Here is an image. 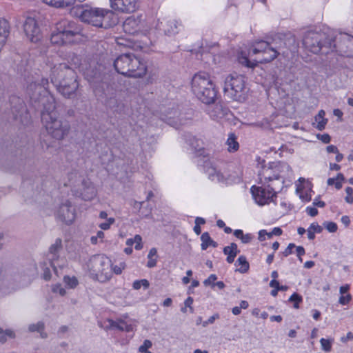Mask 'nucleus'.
<instances>
[{
    "instance_id": "nucleus-1",
    "label": "nucleus",
    "mask_w": 353,
    "mask_h": 353,
    "mask_svg": "<svg viewBox=\"0 0 353 353\" xmlns=\"http://www.w3.org/2000/svg\"><path fill=\"white\" fill-rule=\"evenodd\" d=\"M46 105L45 110H41V119L48 133L57 140L63 139L70 130L68 121L63 120L58 117L56 110L55 99L54 97H48L43 99Z\"/></svg>"
},
{
    "instance_id": "nucleus-2",
    "label": "nucleus",
    "mask_w": 353,
    "mask_h": 353,
    "mask_svg": "<svg viewBox=\"0 0 353 353\" xmlns=\"http://www.w3.org/2000/svg\"><path fill=\"white\" fill-rule=\"evenodd\" d=\"M51 83L63 97L72 99L76 95L79 82L75 71L66 63H61L52 71Z\"/></svg>"
},
{
    "instance_id": "nucleus-3",
    "label": "nucleus",
    "mask_w": 353,
    "mask_h": 353,
    "mask_svg": "<svg viewBox=\"0 0 353 353\" xmlns=\"http://www.w3.org/2000/svg\"><path fill=\"white\" fill-rule=\"evenodd\" d=\"M113 66L119 74L128 77H142L147 72L145 63L133 53L120 54L114 59Z\"/></svg>"
},
{
    "instance_id": "nucleus-4",
    "label": "nucleus",
    "mask_w": 353,
    "mask_h": 353,
    "mask_svg": "<svg viewBox=\"0 0 353 353\" xmlns=\"http://www.w3.org/2000/svg\"><path fill=\"white\" fill-rule=\"evenodd\" d=\"M192 91L199 100L205 104L215 101L217 91L208 74L199 72L192 77Z\"/></svg>"
},
{
    "instance_id": "nucleus-5",
    "label": "nucleus",
    "mask_w": 353,
    "mask_h": 353,
    "mask_svg": "<svg viewBox=\"0 0 353 353\" xmlns=\"http://www.w3.org/2000/svg\"><path fill=\"white\" fill-rule=\"evenodd\" d=\"M333 36L325 32L307 31L303 39V46L314 54L332 51Z\"/></svg>"
},
{
    "instance_id": "nucleus-6",
    "label": "nucleus",
    "mask_w": 353,
    "mask_h": 353,
    "mask_svg": "<svg viewBox=\"0 0 353 353\" xmlns=\"http://www.w3.org/2000/svg\"><path fill=\"white\" fill-rule=\"evenodd\" d=\"M87 267L93 279L105 282L112 277V262L104 254L92 256L87 263Z\"/></svg>"
},
{
    "instance_id": "nucleus-7",
    "label": "nucleus",
    "mask_w": 353,
    "mask_h": 353,
    "mask_svg": "<svg viewBox=\"0 0 353 353\" xmlns=\"http://www.w3.org/2000/svg\"><path fill=\"white\" fill-rule=\"evenodd\" d=\"M223 92L227 97L233 101H245L248 92L245 77L237 74L228 75L224 80Z\"/></svg>"
},
{
    "instance_id": "nucleus-8",
    "label": "nucleus",
    "mask_w": 353,
    "mask_h": 353,
    "mask_svg": "<svg viewBox=\"0 0 353 353\" xmlns=\"http://www.w3.org/2000/svg\"><path fill=\"white\" fill-rule=\"evenodd\" d=\"M49 81L48 79L42 78L30 83L27 87V94L30 97L31 105L35 110L41 112L46 105L43 101L48 97H53L49 91Z\"/></svg>"
},
{
    "instance_id": "nucleus-9",
    "label": "nucleus",
    "mask_w": 353,
    "mask_h": 353,
    "mask_svg": "<svg viewBox=\"0 0 353 353\" xmlns=\"http://www.w3.org/2000/svg\"><path fill=\"white\" fill-rule=\"evenodd\" d=\"M9 102L12 119L22 125H28L31 118L23 99L13 95L10 97Z\"/></svg>"
},
{
    "instance_id": "nucleus-10",
    "label": "nucleus",
    "mask_w": 353,
    "mask_h": 353,
    "mask_svg": "<svg viewBox=\"0 0 353 353\" xmlns=\"http://www.w3.org/2000/svg\"><path fill=\"white\" fill-rule=\"evenodd\" d=\"M280 52L274 50L268 41H260L249 51V55L259 54V57L255 62L268 63L273 61L280 54Z\"/></svg>"
},
{
    "instance_id": "nucleus-11",
    "label": "nucleus",
    "mask_w": 353,
    "mask_h": 353,
    "mask_svg": "<svg viewBox=\"0 0 353 353\" xmlns=\"http://www.w3.org/2000/svg\"><path fill=\"white\" fill-rule=\"evenodd\" d=\"M336 50L346 57H353V36L339 32L332 40V51Z\"/></svg>"
},
{
    "instance_id": "nucleus-12",
    "label": "nucleus",
    "mask_w": 353,
    "mask_h": 353,
    "mask_svg": "<svg viewBox=\"0 0 353 353\" xmlns=\"http://www.w3.org/2000/svg\"><path fill=\"white\" fill-rule=\"evenodd\" d=\"M203 163L204 171L211 181L228 183L229 176L221 171L216 161L208 158L205 159L204 157Z\"/></svg>"
},
{
    "instance_id": "nucleus-13",
    "label": "nucleus",
    "mask_w": 353,
    "mask_h": 353,
    "mask_svg": "<svg viewBox=\"0 0 353 353\" xmlns=\"http://www.w3.org/2000/svg\"><path fill=\"white\" fill-rule=\"evenodd\" d=\"M62 250V241L61 239H57L54 243L52 244L49 248L48 259L50 262V265L53 268L54 273L58 275V270L63 268L66 265V261L61 258L59 253Z\"/></svg>"
},
{
    "instance_id": "nucleus-14",
    "label": "nucleus",
    "mask_w": 353,
    "mask_h": 353,
    "mask_svg": "<svg viewBox=\"0 0 353 353\" xmlns=\"http://www.w3.org/2000/svg\"><path fill=\"white\" fill-rule=\"evenodd\" d=\"M117 18L114 13L108 10L96 8L92 17V25L96 27L108 28L116 24Z\"/></svg>"
},
{
    "instance_id": "nucleus-15",
    "label": "nucleus",
    "mask_w": 353,
    "mask_h": 353,
    "mask_svg": "<svg viewBox=\"0 0 353 353\" xmlns=\"http://www.w3.org/2000/svg\"><path fill=\"white\" fill-rule=\"evenodd\" d=\"M251 192L255 201L260 205L270 203L276 196L275 188L270 185H268L267 188L254 185L251 188Z\"/></svg>"
},
{
    "instance_id": "nucleus-16",
    "label": "nucleus",
    "mask_w": 353,
    "mask_h": 353,
    "mask_svg": "<svg viewBox=\"0 0 353 353\" xmlns=\"http://www.w3.org/2000/svg\"><path fill=\"white\" fill-rule=\"evenodd\" d=\"M123 29L125 33L134 34L139 32L147 30L145 18L143 16H130L128 17L123 23Z\"/></svg>"
},
{
    "instance_id": "nucleus-17",
    "label": "nucleus",
    "mask_w": 353,
    "mask_h": 353,
    "mask_svg": "<svg viewBox=\"0 0 353 353\" xmlns=\"http://www.w3.org/2000/svg\"><path fill=\"white\" fill-rule=\"evenodd\" d=\"M57 31L61 32L71 43L74 36L81 34L82 29L76 22L68 19H62L57 24Z\"/></svg>"
},
{
    "instance_id": "nucleus-18",
    "label": "nucleus",
    "mask_w": 353,
    "mask_h": 353,
    "mask_svg": "<svg viewBox=\"0 0 353 353\" xmlns=\"http://www.w3.org/2000/svg\"><path fill=\"white\" fill-rule=\"evenodd\" d=\"M56 216L59 221L65 223L66 225H70L75 219V209L72 206L69 201H66L59 207L56 212Z\"/></svg>"
},
{
    "instance_id": "nucleus-19",
    "label": "nucleus",
    "mask_w": 353,
    "mask_h": 353,
    "mask_svg": "<svg viewBox=\"0 0 353 353\" xmlns=\"http://www.w3.org/2000/svg\"><path fill=\"white\" fill-rule=\"evenodd\" d=\"M73 192L77 196L81 197L85 201L92 199L97 194L93 183L89 179H83L81 182V188L74 189Z\"/></svg>"
},
{
    "instance_id": "nucleus-20",
    "label": "nucleus",
    "mask_w": 353,
    "mask_h": 353,
    "mask_svg": "<svg viewBox=\"0 0 353 353\" xmlns=\"http://www.w3.org/2000/svg\"><path fill=\"white\" fill-rule=\"evenodd\" d=\"M95 9L90 8L87 5L77 3L71 9V14L79 18L82 21L91 24L92 17Z\"/></svg>"
},
{
    "instance_id": "nucleus-21",
    "label": "nucleus",
    "mask_w": 353,
    "mask_h": 353,
    "mask_svg": "<svg viewBox=\"0 0 353 353\" xmlns=\"http://www.w3.org/2000/svg\"><path fill=\"white\" fill-rule=\"evenodd\" d=\"M23 30L31 42L36 43L40 39V29L34 18L28 17L26 19Z\"/></svg>"
},
{
    "instance_id": "nucleus-22",
    "label": "nucleus",
    "mask_w": 353,
    "mask_h": 353,
    "mask_svg": "<svg viewBox=\"0 0 353 353\" xmlns=\"http://www.w3.org/2000/svg\"><path fill=\"white\" fill-rule=\"evenodd\" d=\"M111 8L122 12H133L138 8L137 0H110Z\"/></svg>"
},
{
    "instance_id": "nucleus-23",
    "label": "nucleus",
    "mask_w": 353,
    "mask_h": 353,
    "mask_svg": "<svg viewBox=\"0 0 353 353\" xmlns=\"http://www.w3.org/2000/svg\"><path fill=\"white\" fill-rule=\"evenodd\" d=\"M272 165L277 181L283 183L284 179L289 177L292 172L291 167L287 163L282 161L272 162Z\"/></svg>"
},
{
    "instance_id": "nucleus-24",
    "label": "nucleus",
    "mask_w": 353,
    "mask_h": 353,
    "mask_svg": "<svg viewBox=\"0 0 353 353\" xmlns=\"http://www.w3.org/2000/svg\"><path fill=\"white\" fill-rule=\"evenodd\" d=\"M274 174L272 162H270L268 165L262 166L261 170L259 172L260 183L265 185L274 180L277 181V177Z\"/></svg>"
},
{
    "instance_id": "nucleus-25",
    "label": "nucleus",
    "mask_w": 353,
    "mask_h": 353,
    "mask_svg": "<svg viewBox=\"0 0 353 353\" xmlns=\"http://www.w3.org/2000/svg\"><path fill=\"white\" fill-rule=\"evenodd\" d=\"M208 111L210 117L214 120L223 119L230 112L228 108L220 103L215 104Z\"/></svg>"
},
{
    "instance_id": "nucleus-26",
    "label": "nucleus",
    "mask_w": 353,
    "mask_h": 353,
    "mask_svg": "<svg viewBox=\"0 0 353 353\" xmlns=\"http://www.w3.org/2000/svg\"><path fill=\"white\" fill-rule=\"evenodd\" d=\"M179 23L176 20L170 19L165 24L161 22V26H159V29H162L165 34L172 36L179 32Z\"/></svg>"
},
{
    "instance_id": "nucleus-27",
    "label": "nucleus",
    "mask_w": 353,
    "mask_h": 353,
    "mask_svg": "<svg viewBox=\"0 0 353 353\" xmlns=\"http://www.w3.org/2000/svg\"><path fill=\"white\" fill-rule=\"evenodd\" d=\"M270 43L274 50L281 52V50L286 47L285 36L282 34H276L272 39V41Z\"/></svg>"
},
{
    "instance_id": "nucleus-28",
    "label": "nucleus",
    "mask_w": 353,
    "mask_h": 353,
    "mask_svg": "<svg viewBox=\"0 0 353 353\" xmlns=\"http://www.w3.org/2000/svg\"><path fill=\"white\" fill-rule=\"evenodd\" d=\"M50 41L52 43L56 45H63L70 43L61 32L57 31V26L55 27V30L52 33Z\"/></svg>"
},
{
    "instance_id": "nucleus-29",
    "label": "nucleus",
    "mask_w": 353,
    "mask_h": 353,
    "mask_svg": "<svg viewBox=\"0 0 353 353\" xmlns=\"http://www.w3.org/2000/svg\"><path fill=\"white\" fill-rule=\"evenodd\" d=\"M176 114H178L177 110H174L173 114L172 112H169L166 117L163 118V120H165L166 123L173 126L174 128H179V126L181 125L183 123L182 122V120L178 117H174Z\"/></svg>"
},
{
    "instance_id": "nucleus-30",
    "label": "nucleus",
    "mask_w": 353,
    "mask_h": 353,
    "mask_svg": "<svg viewBox=\"0 0 353 353\" xmlns=\"http://www.w3.org/2000/svg\"><path fill=\"white\" fill-rule=\"evenodd\" d=\"M201 240L202 241L201 244L202 250H205L209 246H212L213 248L218 246V243L211 239L209 233L207 232L201 234Z\"/></svg>"
},
{
    "instance_id": "nucleus-31",
    "label": "nucleus",
    "mask_w": 353,
    "mask_h": 353,
    "mask_svg": "<svg viewBox=\"0 0 353 353\" xmlns=\"http://www.w3.org/2000/svg\"><path fill=\"white\" fill-rule=\"evenodd\" d=\"M226 145L230 152H234L239 150V144L237 141V137L234 133L229 134Z\"/></svg>"
},
{
    "instance_id": "nucleus-32",
    "label": "nucleus",
    "mask_w": 353,
    "mask_h": 353,
    "mask_svg": "<svg viewBox=\"0 0 353 353\" xmlns=\"http://www.w3.org/2000/svg\"><path fill=\"white\" fill-rule=\"evenodd\" d=\"M325 112L323 110H321L319 113L315 116L314 119L317 123L316 128L319 130H323L327 123V119H325Z\"/></svg>"
},
{
    "instance_id": "nucleus-33",
    "label": "nucleus",
    "mask_w": 353,
    "mask_h": 353,
    "mask_svg": "<svg viewBox=\"0 0 353 353\" xmlns=\"http://www.w3.org/2000/svg\"><path fill=\"white\" fill-rule=\"evenodd\" d=\"M185 141L192 150L200 151L201 149V141L191 134H188L185 137Z\"/></svg>"
},
{
    "instance_id": "nucleus-34",
    "label": "nucleus",
    "mask_w": 353,
    "mask_h": 353,
    "mask_svg": "<svg viewBox=\"0 0 353 353\" xmlns=\"http://www.w3.org/2000/svg\"><path fill=\"white\" fill-rule=\"evenodd\" d=\"M236 265H241V268L238 271L241 273H245L248 271L250 265L246 257L243 255L240 256L235 263Z\"/></svg>"
},
{
    "instance_id": "nucleus-35",
    "label": "nucleus",
    "mask_w": 353,
    "mask_h": 353,
    "mask_svg": "<svg viewBox=\"0 0 353 353\" xmlns=\"http://www.w3.org/2000/svg\"><path fill=\"white\" fill-rule=\"evenodd\" d=\"M238 60H239V62L243 65H245L246 67L248 68H254V66L256 65V63L257 62H252L249 60V59L248 58V56L247 54L243 52H241L239 56H238Z\"/></svg>"
},
{
    "instance_id": "nucleus-36",
    "label": "nucleus",
    "mask_w": 353,
    "mask_h": 353,
    "mask_svg": "<svg viewBox=\"0 0 353 353\" xmlns=\"http://www.w3.org/2000/svg\"><path fill=\"white\" fill-rule=\"evenodd\" d=\"M63 282L66 287L71 289L75 288L79 284V281L74 276H65L63 277Z\"/></svg>"
},
{
    "instance_id": "nucleus-37",
    "label": "nucleus",
    "mask_w": 353,
    "mask_h": 353,
    "mask_svg": "<svg viewBox=\"0 0 353 353\" xmlns=\"http://www.w3.org/2000/svg\"><path fill=\"white\" fill-rule=\"evenodd\" d=\"M106 105L114 111H119L120 108V103L118 102L117 99L114 97H111L106 101Z\"/></svg>"
},
{
    "instance_id": "nucleus-38",
    "label": "nucleus",
    "mask_w": 353,
    "mask_h": 353,
    "mask_svg": "<svg viewBox=\"0 0 353 353\" xmlns=\"http://www.w3.org/2000/svg\"><path fill=\"white\" fill-rule=\"evenodd\" d=\"M45 324L43 321H39L37 323L30 324L28 327V330L30 332H39L41 331L44 330Z\"/></svg>"
},
{
    "instance_id": "nucleus-39",
    "label": "nucleus",
    "mask_w": 353,
    "mask_h": 353,
    "mask_svg": "<svg viewBox=\"0 0 353 353\" xmlns=\"http://www.w3.org/2000/svg\"><path fill=\"white\" fill-rule=\"evenodd\" d=\"M303 299L301 295L297 293H294L290 298L289 301L294 303V307L298 309L299 303L302 302Z\"/></svg>"
},
{
    "instance_id": "nucleus-40",
    "label": "nucleus",
    "mask_w": 353,
    "mask_h": 353,
    "mask_svg": "<svg viewBox=\"0 0 353 353\" xmlns=\"http://www.w3.org/2000/svg\"><path fill=\"white\" fill-rule=\"evenodd\" d=\"M332 343V341H331L330 339H325L324 338H322L320 340V343H321L322 350L327 352H329L331 351Z\"/></svg>"
},
{
    "instance_id": "nucleus-41",
    "label": "nucleus",
    "mask_w": 353,
    "mask_h": 353,
    "mask_svg": "<svg viewBox=\"0 0 353 353\" xmlns=\"http://www.w3.org/2000/svg\"><path fill=\"white\" fill-rule=\"evenodd\" d=\"M150 285V283L146 279L137 280L133 283V288L135 290H139L143 286L145 289H147Z\"/></svg>"
},
{
    "instance_id": "nucleus-42",
    "label": "nucleus",
    "mask_w": 353,
    "mask_h": 353,
    "mask_svg": "<svg viewBox=\"0 0 353 353\" xmlns=\"http://www.w3.org/2000/svg\"><path fill=\"white\" fill-rule=\"evenodd\" d=\"M56 8H66L75 6L76 0H58Z\"/></svg>"
},
{
    "instance_id": "nucleus-43",
    "label": "nucleus",
    "mask_w": 353,
    "mask_h": 353,
    "mask_svg": "<svg viewBox=\"0 0 353 353\" xmlns=\"http://www.w3.org/2000/svg\"><path fill=\"white\" fill-rule=\"evenodd\" d=\"M270 286L276 288L278 291H286L288 289V286L280 285L279 281L274 279L270 281Z\"/></svg>"
},
{
    "instance_id": "nucleus-44",
    "label": "nucleus",
    "mask_w": 353,
    "mask_h": 353,
    "mask_svg": "<svg viewBox=\"0 0 353 353\" xmlns=\"http://www.w3.org/2000/svg\"><path fill=\"white\" fill-rule=\"evenodd\" d=\"M108 325L107 326V328L108 329H117L120 330V326L121 325L122 320H119L118 321H113L112 319H108Z\"/></svg>"
},
{
    "instance_id": "nucleus-45",
    "label": "nucleus",
    "mask_w": 353,
    "mask_h": 353,
    "mask_svg": "<svg viewBox=\"0 0 353 353\" xmlns=\"http://www.w3.org/2000/svg\"><path fill=\"white\" fill-rule=\"evenodd\" d=\"M345 192L347 193V196L345 198V200L347 203L352 204L353 203V188L351 187H347L345 188Z\"/></svg>"
},
{
    "instance_id": "nucleus-46",
    "label": "nucleus",
    "mask_w": 353,
    "mask_h": 353,
    "mask_svg": "<svg viewBox=\"0 0 353 353\" xmlns=\"http://www.w3.org/2000/svg\"><path fill=\"white\" fill-rule=\"evenodd\" d=\"M134 241L135 244L134 248L137 250H140L143 248L142 238L140 235L137 234L134 237Z\"/></svg>"
},
{
    "instance_id": "nucleus-47",
    "label": "nucleus",
    "mask_w": 353,
    "mask_h": 353,
    "mask_svg": "<svg viewBox=\"0 0 353 353\" xmlns=\"http://www.w3.org/2000/svg\"><path fill=\"white\" fill-rule=\"evenodd\" d=\"M220 317L219 314L218 313H215L214 315H212V316H210L207 321H205L202 323V325L203 327H207L209 324H212L214 323V322L216 320V319H219Z\"/></svg>"
},
{
    "instance_id": "nucleus-48",
    "label": "nucleus",
    "mask_w": 353,
    "mask_h": 353,
    "mask_svg": "<svg viewBox=\"0 0 353 353\" xmlns=\"http://www.w3.org/2000/svg\"><path fill=\"white\" fill-rule=\"evenodd\" d=\"M152 345V342L150 340L146 339L143 341V345H141L139 347V351L142 353L144 352H147V351H148V349L151 347Z\"/></svg>"
},
{
    "instance_id": "nucleus-49",
    "label": "nucleus",
    "mask_w": 353,
    "mask_h": 353,
    "mask_svg": "<svg viewBox=\"0 0 353 353\" xmlns=\"http://www.w3.org/2000/svg\"><path fill=\"white\" fill-rule=\"evenodd\" d=\"M323 225L330 232H335L338 228L337 225L334 222H325Z\"/></svg>"
},
{
    "instance_id": "nucleus-50",
    "label": "nucleus",
    "mask_w": 353,
    "mask_h": 353,
    "mask_svg": "<svg viewBox=\"0 0 353 353\" xmlns=\"http://www.w3.org/2000/svg\"><path fill=\"white\" fill-rule=\"evenodd\" d=\"M352 300V296L350 294H347L346 296H341L339 300V303L341 305H347Z\"/></svg>"
},
{
    "instance_id": "nucleus-51",
    "label": "nucleus",
    "mask_w": 353,
    "mask_h": 353,
    "mask_svg": "<svg viewBox=\"0 0 353 353\" xmlns=\"http://www.w3.org/2000/svg\"><path fill=\"white\" fill-rule=\"evenodd\" d=\"M217 279L216 274H210L209 277L203 281V284L205 286L212 285L214 283V282Z\"/></svg>"
},
{
    "instance_id": "nucleus-52",
    "label": "nucleus",
    "mask_w": 353,
    "mask_h": 353,
    "mask_svg": "<svg viewBox=\"0 0 353 353\" xmlns=\"http://www.w3.org/2000/svg\"><path fill=\"white\" fill-rule=\"evenodd\" d=\"M133 330V327L130 324H127L126 322L122 321L121 325L120 326V331H125L127 332H132Z\"/></svg>"
},
{
    "instance_id": "nucleus-53",
    "label": "nucleus",
    "mask_w": 353,
    "mask_h": 353,
    "mask_svg": "<svg viewBox=\"0 0 353 353\" xmlns=\"http://www.w3.org/2000/svg\"><path fill=\"white\" fill-rule=\"evenodd\" d=\"M314 233H321L323 231V228L316 223H312L309 227Z\"/></svg>"
},
{
    "instance_id": "nucleus-54",
    "label": "nucleus",
    "mask_w": 353,
    "mask_h": 353,
    "mask_svg": "<svg viewBox=\"0 0 353 353\" xmlns=\"http://www.w3.org/2000/svg\"><path fill=\"white\" fill-rule=\"evenodd\" d=\"M317 138L324 143H329L331 140V137L328 134H318Z\"/></svg>"
},
{
    "instance_id": "nucleus-55",
    "label": "nucleus",
    "mask_w": 353,
    "mask_h": 353,
    "mask_svg": "<svg viewBox=\"0 0 353 353\" xmlns=\"http://www.w3.org/2000/svg\"><path fill=\"white\" fill-rule=\"evenodd\" d=\"M114 221V219L113 218H110L108 219V221L106 222V223H103L101 224H100L99 227L102 229V230H108L109 229L110 226L111 224H112Z\"/></svg>"
},
{
    "instance_id": "nucleus-56",
    "label": "nucleus",
    "mask_w": 353,
    "mask_h": 353,
    "mask_svg": "<svg viewBox=\"0 0 353 353\" xmlns=\"http://www.w3.org/2000/svg\"><path fill=\"white\" fill-rule=\"evenodd\" d=\"M296 245L294 243H290L286 249L283 252V254L284 256H288L290 254H292V250L295 248Z\"/></svg>"
},
{
    "instance_id": "nucleus-57",
    "label": "nucleus",
    "mask_w": 353,
    "mask_h": 353,
    "mask_svg": "<svg viewBox=\"0 0 353 353\" xmlns=\"http://www.w3.org/2000/svg\"><path fill=\"white\" fill-rule=\"evenodd\" d=\"M306 212L311 216H314L318 214V210L314 207H307L306 208Z\"/></svg>"
},
{
    "instance_id": "nucleus-58",
    "label": "nucleus",
    "mask_w": 353,
    "mask_h": 353,
    "mask_svg": "<svg viewBox=\"0 0 353 353\" xmlns=\"http://www.w3.org/2000/svg\"><path fill=\"white\" fill-rule=\"evenodd\" d=\"M253 239V236L251 234H243V237H241V240L242 241V243H250L252 239Z\"/></svg>"
},
{
    "instance_id": "nucleus-59",
    "label": "nucleus",
    "mask_w": 353,
    "mask_h": 353,
    "mask_svg": "<svg viewBox=\"0 0 353 353\" xmlns=\"http://www.w3.org/2000/svg\"><path fill=\"white\" fill-rule=\"evenodd\" d=\"M43 278L46 281H49L50 279V278H51V273H50V269L48 268H46L43 270Z\"/></svg>"
},
{
    "instance_id": "nucleus-60",
    "label": "nucleus",
    "mask_w": 353,
    "mask_h": 353,
    "mask_svg": "<svg viewBox=\"0 0 353 353\" xmlns=\"http://www.w3.org/2000/svg\"><path fill=\"white\" fill-rule=\"evenodd\" d=\"M326 150L328 153H338V148L336 146L334 145H330L326 148Z\"/></svg>"
},
{
    "instance_id": "nucleus-61",
    "label": "nucleus",
    "mask_w": 353,
    "mask_h": 353,
    "mask_svg": "<svg viewBox=\"0 0 353 353\" xmlns=\"http://www.w3.org/2000/svg\"><path fill=\"white\" fill-rule=\"evenodd\" d=\"M295 248H296L297 256H298L299 258H300V256H301L305 254V249H304L303 247H302V246H297V247H295Z\"/></svg>"
},
{
    "instance_id": "nucleus-62",
    "label": "nucleus",
    "mask_w": 353,
    "mask_h": 353,
    "mask_svg": "<svg viewBox=\"0 0 353 353\" xmlns=\"http://www.w3.org/2000/svg\"><path fill=\"white\" fill-rule=\"evenodd\" d=\"M53 290H54V292H58L61 296H64L66 293L65 290L63 289L60 285L54 288Z\"/></svg>"
},
{
    "instance_id": "nucleus-63",
    "label": "nucleus",
    "mask_w": 353,
    "mask_h": 353,
    "mask_svg": "<svg viewBox=\"0 0 353 353\" xmlns=\"http://www.w3.org/2000/svg\"><path fill=\"white\" fill-rule=\"evenodd\" d=\"M3 334L7 337H9L10 339H13L15 337L14 332L11 330H6L3 331Z\"/></svg>"
},
{
    "instance_id": "nucleus-64",
    "label": "nucleus",
    "mask_w": 353,
    "mask_h": 353,
    "mask_svg": "<svg viewBox=\"0 0 353 353\" xmlns=\"http://www.w3.org/2000/svg\"><path fill=\"white\" fill-rule=\"evenodd\" d=\"M349 289H350V285L347 284L345 285L341 286L339 288V292L341 294L343 295L344 294L347 292Z\"/></svg>"
}]
</instances>
